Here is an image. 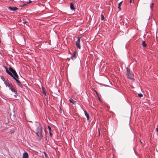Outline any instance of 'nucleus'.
<instances>
[{
	"mask_svg": "<svg viewBox=\"0 0 158 158\" xmlns=\"http://www.w3.org/2000/svg\"><path fill=\"white\" fill-rule=\"evenodd\" d=\"M4 67L6 73H8L9 75L11 76L15 80L18 85L19 87L21 88L22 87L23 85L18 79L19 77L15 70L11 67H10L8 69L6 66H5Z\"/></svg>",
	"mask_w": 158,
	"mask_h": 158,
	"instance_id": "1",
	"label": "nucleus"
},
{
	"mask_svg": "<svg viewBox=\"0 0 158 158\" xmlns=\"http://www.w3.org/2000/svg\"><path fill=\"white\" fill-rule=\"evenodd\" d=\"M37 133L36 134L38 137H39L40 138H41L42 137V127L40 125H39L37 128Z\"/></svg>",
	"mask_w": 158,
	"mask_h": 158,
	"instance_id": "2",
	"label": "nucleus"
},
{
	"mask_svg": "<svg viewBox=\"0 0 158 158\" xmlns=\"http://www.w3.org/2000/svg\"><path fill=\"white\" fill-rule=\"evenodd\" d=\"M127 78L133 80L134 76L131 73L130 69L128 68H127Z\"/></svg>",
	"mask_w": 158,
	"mask_h": 158,
	"instance_id": "3",
	"label": "nucleus"
},
{
	"mask_svg": "<svg viewBox=\"0 0 158 158\" xmlns=\"http://www.w3.org/2000/svg\"><path fill=\"white\" fill-rule=\"evenodd\" d=\"M80 38L79 37L78 38V39L76 42V45L77 48L79 49L81 48V46L80 45Z\"/></svg>",
	"mask_w": 158,
	"mask_h": 158,
	"instance_id": "4",
	"label": "nucleus"
},
{
	"mask_svg": "<svg viewBox=\"0 0 158 158\" xmlns=\"http://www.w3.org/2000/svg\"><path fill=\"white\" fill-rule=\"evenodd\" d=\"M8 9L11 11H15L16 10H18V8L17 7L15 6L11 7L9 6Z\"/></svg>",
	"mask_w": 158,
	"mask_h": 158,
	"instance_id": "5",
	"label": "nucleus"
},
{
	"mask_svg": "<svg viewBox=\"0 0 158 158\" xmlns=\"http://www.w3.org/2000/svg\"><path fill=\"white\" fill-rule=\"evenodd\" d=\"M77 53L76 52H74L73 55L72 56H71V58L72 60L75 59H76L77 57Z\"/></svg>",
	"mask_w": 158,
	"mask_h": 158,
	"instance_id": "6",
	"label": "nucleus"
},
{
	"mask_svg": "<svg viewBox=\"0 0 158 158\" xmlns=\"http://www.w3.org/2000/svg\"><path fill=\"white\" fill-rule=\"evenodd\" d=\"M4 84L6 86H8L10 88L12 86V84L9 83L8 81L4 82Z\"/></svg>",
	"mask_w": 158,
	"mask_h": 158,
	"instance_id": "7",
	"label": "nucleus"
},
{
	"mask_svg": "<svg viewBox=\"0 0 158 158\" xmlns=\"http://www.w3.org/2000/svg\"><path fill=\"white\" fill-rule=\"evenodd\" d=\"M28 154L27 152H25L23 153L22 158H28Z\"/></svg>",
	"mask_w": 158,
	"mask_h": 158,
	"instance_id": "8",
	"label": "nucleus"
},
{
	"mask_svg": "<svg viewBox=\"0 0 158 158\" xmlns=\"http://www.w3.org/2000/svg\"><path fill=\"white\" fill-rule=\"evenodd\" d=\"M11 90L14 92L15 93V94L17 93L16 89L12 86L10 88Z\"/></svg>",
	"mask_w": 158,
	"mask_h": 158,
	"instance_id": "9",
	"label": "nucleus"
},
{
	"mask_svg": "<svg viewBox=\"0 0 158 158\" xmlns=\"http://www.w3.org/2000/svg\"><path fill=\"white\" fill-rule=\"evenodd\" d=\"M70 7L71 9L72 10H74L75 9V8L74 7V6L72 2L70 4Z\"/></svg>",
	"mask_w": 158,
	"mask_h": 158,
	"instance_id": "10",
	"label": "nucleus"
},
{
	"mask_svg": "<svg viewBox=\"0 0 158 158\" xmlns=\"http://www.w3.org/2000/svg\"><path fill=\"white\" fill-rule=\"evenodd\" d=\"M123 1L121 2L120 3H119L118 4V8L119 9V11H120L121 10V6L122 5Z\"/></svg>",
	"mask_w": 158,
	"mask_h": 158,
	"instance_id": "11",
	"label": "nucleus"
},
{
	"mask_svg": "<svg viewBox=\"0 0 158 158\" xmlns=\"http://www.w3.org/2000/svg\"><path fill=\"white\" fill-rule=\"evenodd\" d=\"M69 101L70 102L73 103V104H75V103L76 102V101H75L72 98H70L69 99Z\"/></svg>",
	"mask_w": 158,
	"mask_h": 158,
	"instance_id": "12",
	"label": "nucleus"
},
{
	"mask_svg": "<svg viewBox=\"0 0 158 158\" xmlns=\"http://www.w3.org/2000/svg\"><path fill=\"white\" fill-rule=\"evenodd\" d=\"M84 113H85V115L86 116V117L87 118V119L89 120V114H88V113L86 111H84Z\"/></svg>",
	"mask_w": 158,
	"mask_h": 158,
	"instance_id": "13",
	"label": "nucleus"
},
{
	"mask_svg": "<svg viewBox=\"0 0 158 158\" xmlns=\"http://www.w3.org/2000/svg\"><path fill=\"white\" fill-rule=\"evenodd\" d=\"M142 45L144 47H146L147 46V44L144 41L142 42Z\"/></svg>",
	"mask_w": 158,
	"mask_h": 158,
	"instance_id": "14",
	"label": "nucleus"
},
{
	"mask_svg": "<svg viewBox=\"0 0 158 158\" xmlns=\"http://www.w3.org/2000/svg\"><path fill=\"white\" fill-rule=\"evenodd\" d=\"M154 5V3H151V4L150 5V8L151 9H152H152L153 6Z\"/></svg>",
	"mask_w": 158,
	"mask_h": 158,
	"instance_id": "15",
	"label": "nucleus"
},
{
	"mask_svg": "<svg viewBox=\"0 0 158 158\" xmlns=\"http://www.w3.org/2000/svg\"><path fill=\"white\" fill-rule=\"evenodd\" d=\"M43 153L44 154L46 158H49L48 156H47V154L45 152H43Z\"/></svg>",
	"mask_w": 158,
	"mask_h": 158,
	"instance_id": "16",
	"label": "nucleus"
},
{
	"mask_svg": "<svg viewBox=\"0 0 158 158\" xmlns=\"http://www.w3.org/2000/svg\"><path fill=\"white\" fill-rule=\"evenodd\" d=\"M138 96H139V97H141L143 96V95L141 94H138Z\"/></svg>",
	"mask_w": 158,
	"mask_h": 158,
	"instance_id": "17",
	"label": "nucleus"
},
{
	"mask_svg": "<svg viewBox=\"0 0 158 158\" xmlns=\"http://www.w3.org/2000/svg\"><path fill=\"white\" fill-rule=\"evenodd\" d=\"M48 129L49 130V132H51V127L49 126H48Z\"/></svg>",
	"mask_w": 158,
	"mask_h": 158,
	"instance_id": "18",
	"label": "nucleus"
},
{
	"mask_svg": "<svg viewBox=\"0 0 158 158\" xmlns=\"http://www.w3.org/2000/svg\"><path fill=\"white\" fill-rule=\"evenodd\" d=\"M104 18V16L102 15H101V19L102 20H103Z\"/></svg>",
	"mask_w": 158,
	"mask_h": 158,
	"instance_id": "19",
	"label": "nucleus"
},
{
	"mask_svg": "<svg viewBox=\"0 0 158 158\" xmlns=\"http://www.w3.org/2000/svg\"><path fill=\"white\" fill-rule=\"evenodd\" d=\"M42 89H43V94H46V92L44 91V88H42Z\"/></svg>",
	"mask_w": 158,
	"mask_h": 158,
	"instance_id": "20",
	"label": "nucleus"
},
{
	"mask_svg": "<svg viewBox=\"0 0 158 158\" xmlns=\"http://www.w3.org/2000/svg\"><path fill=\"white\" fill-rule=\"evenodd\" d=\"M134 0H130V3H132L134 2Z\"/></svg>",
	"mask_w": 158,
	"mask_h": 158,
	"instance_id": "21",
	"label": "nucleus"
},
{
	"mask_svg": "<svg viewBox=\"0 0 158 158\" xmlns=\"http://www.w3.org/2000/svg\"><path fill=\"white\" fill-rule=\"evenodd\" d=\"M49 133H50V135L51 137L52 136V133H51V132H50Z\"/></svg>",
	"mask_w": 158,
	"mask_h": 158,
	"instance_id": "22",
	"label": "nucleus"
},
{
	"mask_svg": "<svg viewBox=\"0 0 158 158\" xmlns=\"http://www.w3.org/2000/svg\"><path fill=\"white\" fill-rule=\"evenodd\" d=\"M156 131L158 132V124L157 125V127L156 128Z\"/></svg>",
	"mask_w": 158,
	"mask_h": 158,
	"instance_id": "23",
	"label": "nucleus"
},
{
	"mask_svg": "<svg viewBox=\"0 0 158 158\" xmlns=\"http://www.w3.org/2000/svg\"><path fill=\"white\" fill-rule=\"evenodd\" d=\"M98 131L99 135H100V130H99V128H98Z\"/></svg>",
	"mask_w": 158,
	"mask_h": 158,
	"instance_id": "24",
	"label": "nucleus"
},
{
	"mask_svg": "<svg viewBox=\"0 0 158 158\" xmlns=\"http://www.w3.org/2000/svg\"><path fill=\"white\" fill-rule=\"evenodd\" d=\"M28 23V22H27V21H25L24 22V23H25V24H26V23Z\"/></svg>",
	"mask_w": 158,
	"mask_h": 158,
	"instance_id": "25",
	"label": "nucleus"
},
{
	"mask_svg": "<svg viewBox=\"0 0 158 158\" xmlns=\"http://www.w3.org/2000/svg\"><path fill=\"white\" fill-rule=\"evenodd\" d=\"M139 141H140V142L141 143H142V142L141 141V140H140V139Z\"/></svg>",
	"mask_w": 158,
	"mask_h": 158,
	"instance_id": "26",
	"label": "nucleus"
},
{
	"mask_svg": "<svg viewBox=\"0 0 158 158\" xmlns=\"http://www.w3.org/2000/svg\"><path fill=\"white\" fill-rule=\"evenodd\" d=\"M31 2V1H30L28 3H30V2Z\"/></svg>",
	"mask_w": 158,
	"mask_h": 158,
	"instance_id": "27",
	"label": "nucleus"
}]
</instances>
